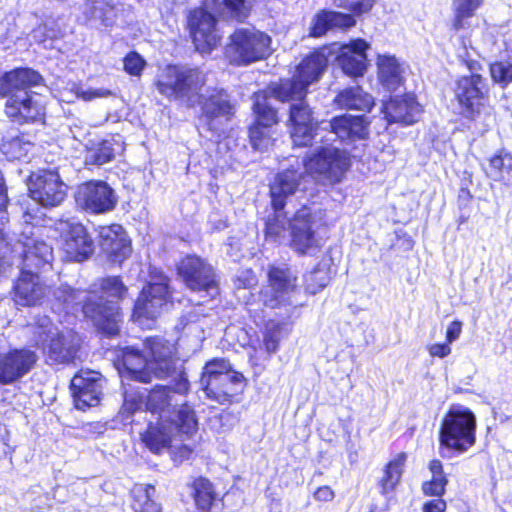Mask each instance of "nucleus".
I'll use <instances>...</instances> for the list:
<instances>
[{"label":"nucleus","instance_id":"20e7f679","mask_svg":"<svg viewBox=\"0 0 512 512\" xmlns=\"http://www.w3.org/2000/svg\"><path fill=\"white\" fill-rule=\"evenodd\" d=\"M29 71L31 82L24 83L11 92L4 105V113L7 118L18 125L44 124L46 121V106L42 102L40 94L31 91L32 87L42 83L43 78L39 72L29 67H22Z\"/></svg>","mask_w":512,"mask_h":512},{"label":"nucleus","instance_id":"de8ad7c7","mask_svg":"<svg viewBox=\"0 0 512 512\" xmlns=\"http://www.w3.org/2000/svg\"><path fill=\"white\" fill-rule=\"evenodd\" d=\"M122 147L114 135L102 139L92 150L90 156V163L93 165L101 166L114 160L116 149Z\"/></svg>","mask_w":512,"mask_h":512},{"label":"nucleus","instance_id":"2f4dec72","mask_svg":"<svg viewBox=\"0 0 512 512\" xmlns=\"http://www.w3.org/2000/svg\"><path fill=\"white\" fill-rule=\"evenodd\" d=\"M484 0H452V15L449 29L453 33H471L478 24H473L477 11L483 6Z\"/></svg>","mask_w":512,"mask_h":512},{"label":"nucleus","instance_id":"7ed1b4c3","mask_svg":"<svg viewBox=\"0 0 512 512\" xmlns=\"http://www.w3.org/2000/svg\"><path fill=\"white\" fill-rule=\"evenodd\" d=\"M438 441L440 451L453 455H462L473 448L477 442V418L468 407L452 404L443 415Z\"/></svg>","mask_w":512,"mask_h":512},{"label":"nucleus","instance_id":"2eb2a0df","mask_svg":"<svg viewBox=\"0 0 512 512\" xmlns=\"http://www.w3.org/2000/svg\"><path fill=\"white\" fill-rule=\"evenodd\" d=\"M217 24V17L207 7L197 6L188 11L186 29L196 51L211 53L220 44L222 36Z\"/></svg>","mask_w":512,"mask_h":512},{"label":"nucleus","instance_id":"e2e57ef3","mask_svg":"<svg viewBox=\"0 0 512 512\" xmlns=\"http://www.w3.org/2000/svg\"><path fill=\"white\" fill-rule=\"evenodd\" d=\"M447 503L443 497H433L422 505V512H445Z\"/></svg>","mask_w":512,"mask_h":512},{"label":"nucleus","instance_id":"864d4df0","mask_svg":"<svg viewBox=\"0 0 512 512\" xmlns=\"http://www.w3.org/2000/svg\"><path fill=\"white\" fill-rule=\"evenodd\" d=\"M489 74L493 83L506 88L512 83V63L508 60H496L489 63Z\"/></svg>","mask_w":512,"mask_h":512},{"label":"nucleus","instance_id":"6ab92c4d","mask_svg":"<svg viewBox=\"0 0 512 512\" xmlns=\"http://www.w3.org/2000/svg\"><path fill=\"white\" fill-rule=\"evenodd\" d=\"M28 193L43 207H56L67 197V185L57 171L43 169L31 177Z\"/></svg>","mask_w":512,"mask_h":512},{"label":"nucleus","instance_id":"6e6552de","mask_svg":"<svg viewBox=\"0 0 512 512\" xmlns=\"http://www.w3.org/2000/svg\"><path fill=\"white\" fill-rule=\"evenodd\" d=\"M271 37L255 28H236L224 49L225 57L233 66H247L270 55Z\"/></svg>","mask_w":512,"mask_h":512},{"label":"nucleus","instance_id":"4d7b16f0","mask_svg":"<svg viewBox=\"0 0 512 512\" xmlns=\"http://www.w3.org/2000/svg\"><path fill=\"white\" fill-rule=\"evenodd\" d=\"M121 361L126 371L133 367H143L147 362L142 350L130 346L122 349Z\"/></svg>","mask_w":512,"mask_h":512},{"label":"nucleus","instance_id":"0eeeda50","mask_svg":"<svg viewBox=\"0 0 512 512\" xmlns=\"http://www.w3.org/2000/svg\"><path fill=\"white\" fill-rule=\"evenodd\" d=\"M151 281L140 290L131 312V319L141 325L155 322L162 308L173 303L170 278L158 269L150 270Z\"/></svg>","mask_w":512,"mask_h":512},{"label":"nucleus","instance_id":"a878e982","mask_svg":"<svg viewBox=\"0 0 512 512\" xmlns=\"http://www.w3.org/2000/svg\"><path fill=\"white\" fill-rule=\"evenodd\" d=\"M369 47V43L363 38L352 39L348 44L341 46L336 59L344 74L358 78L366 73Z\"/></svg>","mask_w":512,"mask_h":512},{"label":"nucleus","instance_id":"09e8293b","mask_svg":"<svg viewBox=\"0 0 512 512\" xmlns=\"http://www.w3.org/2000/svg\"><path fill=\"white\" fill-rule=\"evenodd\" d=\"M283 323L275 320H269L265 323L262 330V348L271 356L275 354L280 348L282 339Z\"/></svg>","mask_w":512,"mask_h":512},{"label":"nucleus","instance_id":"f257e3e1","mask_svg":"<svg viewBox=\"0 0 512 512\" xmlns=\"http://www.w3.org/2000/svg\"><path fill=\"white\" fill-rule=\"evenodd\" d=\"M89 293L98 299L88 297L82 304L83 317L107 337H115L120 333L122 310L118 303L128 294V287L121 275H108L98 278L90 287Z\"/></svg>","mask_w":512,"mask_h":512},{"label":"nucleus","instance_id":"c85d7f7f","mask_svg":"<svg viewBox=\"0 0 512 512\" xmlns=\"http://www.w3.org/2000/svg\"><path fill=\"white\" fill-rule=\"evenodd\" d=\"M357 21L353 15L343 12L321 9L313 17L309 27V36L320 38L330 30L346 31L356 25Z\"/></svg>","mask_w":512,"mask_h":512},{"label":"nucleus","instance_id":"393cba45","mask_svg":"<svg viewBox=\"0 0 512 512\" xmlns=\"http://www.w3.org/2000/svg\"><path fill=\"white\" fill-rule=\"evenodd\" d=\"M70 388L77 409L86 410L99 404L101 396L99 373L80 370L72 378Z\"/></svg>","mask_w":512,"mask_h":512},{"label":"nucleus","instance_id":"f03ea898","mask_svg":"<svg viewBox=\"0 0 512 512\" xmlns=\"http://www.w3.org/2000/svg\"><path fill=\"white\" fill-rule=\"evenodd\" d=\"M200 382L206 397L221 405L240 401L247 387V379L234 370L227 358H212L203 367Z\"/></svg>","mask_w":512,"mask_h":512},{"label":"nucleus","instance_id":"4be33fe9","mask_svg":"<svg viewBox=\"0 0 512 512\" xmlns=\"http://www.w3.org/2000/svg\"><path fill=\"white\" fill-rule=\"evenodd\" d=\"M143 345L149 352L154 374L158 379H166L177 373L179 361L177 343L163 336H148Z\"/></svg>","mask_w":512,"mask_h":512},{"label":"nucleus","instance_id":"bf43d9fd","mask_svg":"<svg viewBox=\"0 0 512 512\" xmlns=\"http://www.w3.org/2000/svg\"><path fill=\"white\" fill-rule=\"evenodd\" d=\"M466 175L462 186L459 188L457 194V207L460 211L466 210L469 207V204L474 199V196L469 188L473 183V174L471 172H464Z\"/></svg>","mask_w":512,"mask_h":512},{"label":"nucleus","instance_id":"9b49d317","mask_svg":"<svg viewBox=\"0 0 512 512\" xmlns=\"http://www.w3.org/2000/svg\"><path fill=\"white\" fill-rule=\"evenodd\" d=\"M489 92L487 80L481 74L458 77L454 97L460 108V115L468 121H476L489 102Z\"/></svg>","mask_w":512,"mask_h":512},{"label":"nucleus","instance_id":"9d476101","mask_svg":"<svg viewBox=\"0 0 512 512\" xmlns=\"http://www.w3.org/2000/svg\"><path fill=\"white\" fill-rule=\"evenodd\" d=\"M267 288L258 292L261 303L269 309L291 305L290 296L299 290L298 276L288 265L270 264L266 271Z\"/></svg>","mask_w":512,"mask_h":512},{"label":"nucleus","instance_id":"c9c22d12","mask_svg":"<svg viewBox=\"0 0 512 512\" xmlns=\"http://www.w3.org/2000/svg\"><path fill=\"white\" fill-rule=\"evenodd\" d=\"M377 78L388 91H396L404 84L403 69L394 55L378 54L376 57Z\"/></svg>","mask_w":512,"mask_h":512},{"label":"nucleus","instance_id":"3c124183","mask_svg":"<svg viewBox=\"0 0 512 512\" xmlns=\"http://www.w3.org/2000/svg\"><path fill=\"white\" fill-rule=\"evenodd\" d=\"M82 290L75 289L70 286H62L57 295V301L62 305L65 314L75 315L77 311H81L82 304Z\"/></svg>","mask_w":512,"mask_h":512},{"label":"nucleus","instance_id":"052dcab7","mask_svg":"<svg viewBox=\"0 0 512 512\" xmlns=\"http://www.w3.org/2000/svg\"><path fill=\"white\" fill-rule=\"evenodd\" d=\"M413 238L403 230L395 231V241L390 245L391 250L398 252H408L414 247Z\"/></svg>","mask_w":512,"mask_h":512},{"label":"nucleus","instance_id":"5fc2aeb1","mask_svg":"<svg viewBox=\"0 0 512 512\" xmlns=\"http://www.w3.org/2000/svg\"><path fill=\"white\" fill-rule=\"evenodd\" d=\"M24 255L26 258H34L41 263H49L53 258V248L43 240H33L25 244Z\"/></svg>","mask_w":512,"mask_h":512},{"label":"nucleus","instance_id":"f3484780","mask_svg":"<svg viewBox=\"0 0 512 512\" xmlns=\"http://www.w3.org/2000/svg\"><path fill=\"white\" fill-rule=\"evenodd\" d=\"M235 114L236 105L223 88L212 89L200 102L199 118L206 128L214 134L220 135L224 131V126L232 121Z\"/></svg>","mask_w":512,"mask_h":512},{"label":"nucleus","instance_id":"603ef678","mask_svg":"<svg viewBox=\"0 0 512 512\" xmlns=\"http://www.w3.org/2000/svg\"><path fill=\"white\" fill-rule=\"evenodd\" d=\"M329 277L327 272L321 268L315 267L304 274L303 287L307 294L315 295L322 291L328 284Z\"/></svg>","mask_w":512,"mask_h":512},{"label":"nucleus","instance_id":"a18cd8bd","mask_svg":"<svg viewBox=\"0 0 512 512\" xmlns=\"http://www.w3.org/2000/svg\"><path fill=\"white\" fill-rule=\"evenodd\" d=\"M32 73L22 70V67H16L0 74V98L7 96L21 87L24 83H30Z\"/></svg>","mask_w":512,"mask_h":512},{"label":"nucleus","instance_id":"5701e85b","mask_svg":"<svg viewBox=\"0 0 512 512\" xmlns=\"http://www.w3.org/2000/svg\"><path fill=\"white\" fill-rule=\"evenodd\" d=\"M381 112L388 124L413 125L423 112L422 105L414 93L391 96L382 104Z\"/></svg>","mask_w":512,"mask_h":512},{"label":"nucleus","instance_id":"69168bd1","mask_svg":"<svg viewBox=\"0 0 512 512\" xmlns=\"http://www.w3.org/2000/svg\"><path fill=\"white\" fill-rule=\"evenodd\" d=\"M462 326H463V323L460 320L452 321L448 325L447 330H446V334H445L446 342L451 344L452 342L456 341L461 335Z\"/></svg>","mask_w":512,"mask_h":512},{"label":"nucleus","instance_id":"dca6fc26","mask_svg":"<svg viewBox=\"0 0 512 512\" xmlns=\"http://www.w3.org/2000/svg\"><path fill=\"white\" fill-rule=\"evenodd\" d=\"M286 126L294 146L309 147L318 135L320 122L315 116L313 107L308 100H305L289 105Z\"/></svg>","mask_w":512,"mask_h":512},{"label":"nucleus","instance_id":"4c0bfd02","mask_svg":"<svg viewBox=\"0 0 512 512\" xmlns=\"http://www.w3.org/2000/svg\"><path fill=\"white\" fill-rule=\"evenodd\" d=\"M335 103L341 109L371 112L375 106L373 97L359 85L339 91Z\"/></svg>","mask_w":512,"mask_h":512},{"label":"nucleus","instance_id":"72a5a7b5","mask_svg":"<svg viewBox=\"0 0 512 512\" xmlns=\"http://www.w3.org/2000/svg\"><path fill=\"white\" fill-rule=\"evenodd\" d=\"M37 276L22 270L13 285V300L22 306H34L43 297V287L36 280Z\"/></svg>","mask_w":512,"mask_h":512},{"label":"nucleus","instance_id":"b1692460","mask_svg":"<svg viewBox=\"0 0 512 512\" xmlns=\"http://www.w3.org/2000/svg\"><path fill=\"white\" fill-rule=\"evenodd\" d=\"M38 356L28 348H13L0 356V384L8 385L26 375L36 364Z\"/></svg>","mask_w":512,"mask_h":512},{"label":"nucleus","instance_id":"473e14b6","mask_svg":"<svg viewBox=\"0 0 512 512\" xmlns=\"http://www.w3.org/2000/svg\"><path fill=\"white\" fill-rule=\"evenodd\" d=\"M408 454L401 451L391 457L383 466L382 474L377 480V487L382 496L394 493L405 473Z\"/></svg>","mask_w":512,"mask_h":512},{"label":"nucleus","instance_id":"f8f14e48","mask_svg":"<svg viewBox=\"0 0 512 512\" xmlns=\"http://www.w3.org/2000/svg\"><path fill=\"white\" fill-rule=\"evenodd\" d=\"M190 391V383L184 370L177 373L173 386L156 384L147 390L144 397L139 395L138 399L127 400L133 411L144 407L146 412L161 416L170 412L173 406V394L185 396Z\"/></svg>","mask_w":512,"mask_h":512},{"label":"nucleus","instance_id":"79ce46f5","mask_svg":"<svg viewBox=\"0 0 512 512\" xmlns=\"http://www.w3.org/2000/svg\"><path fill=\"white\" fill-rule=\"evenodd\" d=\"M431 477L421 483V492L426 497H443L449 484L448 474L440 459L434 458L427 466Z\"/></svg>","mask_w":512,"mask_h":512},{"label":"nucleus","instance_id":"ea45409f","mask_svg":"<svg viewBox=\"0 0 512 512\" xmlns=\"http://www.w3.org/2000/svg\"><path fill=\"white\" fill-rule=\"evenodd\" d=\"M140 440L149 451L159 454L171 446L172 435L163 421L149 422L140 434Z\"/></svg>","mask_w":512,"mask_h":512},{"label":"nucleus","instance_id":"e433bc0d","mask_svg":"<svg viewBox=\"0 0 512 512\" xmlns=\"http://www.w3.org/2000/svg\"><path fill=\"white\" fill-rule=\"evenodd\" d=\"M168 422L181 439H191L199 430L197 413L189 402L180 404Z\"/></svg>","mask_w":512,"mask_h":512},{"label":"nucleus","instance_id":"423d86ee","mask_svg":"<svg viewBox=\"0 0 512 512\" xmlns=\"http://www.w3.org/2000/svg\"><path fill=\"white\" fill-rule=\"evenodd\" d=\"M207 83V75L199 67L166 65L154 81V86L168 100L191 99Z\"/></svg>","mask_w":512,"mask_h":512},{"label":"nucleus","instance_id":"774afa93","mask_svg":"<svg viewBox=\"0 0 512 512\" xmlns=\"http://www.w3.org/2000/svg\"><path fill=\"white\" fill-rule=\"evenodd\" d=\"M112 95V92L109 89H94V90H86L82 91L79 96L84 101H91L95 98H103V97H109Z\"/></svg>","mask_w":512,"mask_h":512},{"label":"nucleus","instance_id":"c03bdc74","mask_svg":"<svg viewBox=\"0 0 512 512\" xmlns=\"http://www.w3.org/2000/svg\"><path fill=\"white\" fill-rule=\"evenodd\" d=\"M208 6L237 22H245L252 11V0H206Z\"/></svg>","mask_w":512,"mask_h":512},{"label":"nucleus","instance_id":"a19ab883","mask_svg":"<svg viewBox=\"0 0 512 512\" xmlns=\"http://www.w3.org/2000/svg\"><path fill=\"white\" fill-rule=\"evenodd\" d=\"M153 484L135 483L130 491V508L133 512H162L160 503L155 500Z\"/></svg>","mask_w":512,"mask_h":512},{"label":"nucleus","instance_id":"c756f323","mask_svg":"<svg viewBox=\"0 0 512 512\" xmlns=\"http://www.w3.org/2000/svg\"><path fill=\"white\" fill-rule=\"evenodd\" d=\"M369 125L364 115L343 114L330 120V131L341 141L365 140L369 136Z\"/></svg>","mask_w":512,"mask_h":512},{"label":"nucleus","instance_id":"7c9ffc66","mask_svg":"<svg viewBox=\"0 0 512 512\" xmlns=\"http://www.w3.org/2000/svg\"><path fill=\"white\" fill-rule=\"evenodd\" d=\"M188 487L194 504V512H213L219 503H223V496L217 491L216 485L206 476L194 477Z\"/></svg>","mask_w":512,"mask_h":512},{"label":"nucleus","instance_id":"f704fd0d","mask_svg":"<svg viewBox=\"0 0 512 512\" xmlns=\"http://www.w3.org/2000/svg\"><path fill=\"white\" fill-rule=\"evenodd\" d=\"M266 91L278 102L290 104L307 100L309 94V89L295 75L271 82Z\"/></svg>","mask_w":512,"mask_h":512},{"label":"nucleus","instance_id":"680f3d73","mask_svg":"<svg viewBox=\"0 0 512 512\" xmlns=\"http://www.w3.org/2000/svg\"><path fill=\"white\" fill-rule=\"evenodd\" d=\"M129 375L130 379L148 384L152 381V374L149 370L145 369V366L143 367H133L126 371Z\"/></svg>","mask_w":512,"mask_h":512},{"label":"nucleus","instance_id":"cd10ccee","mask_svg":"<svg viewBox=\"0 0 512 512\" xmlns=\"http://www.w3.org/2000/svg\"><path fill=\"white\" fill-rule=\"evenodd\" d=\"M302 174L294 168H287L276 173L269 185L270 205L273 211L282 212L289 196L293 195L300 185Z\"/></svg>","mask_w":512,"mask_h":512},{"label":"nucleus","instance_id":"ddd939ff","mask_svg":"<svg viewBox=\"0 0 512 512\" xmlns=\"http://www.w3.org/2000/svg\"><path fill=\"white\" fill-rule=\"evenodd\" d=\"M303 165L311 175H317L330 184H337L342 181L351 163L346 152L335 147L321 146L304 158Z\"/></svg>","mask_w":512,"mask_h":512},{"label":"nucleus","instance_id":"0e129e2a","mask_svg":"<svg viewBox=\"0 0 512 512\" xmlns=\"http://www.w3.org/2000/svg\"><path fill=\"white\" fill-rule=\"evenodd\" d=\"M428 353L431 357L435 358H444L447 357L451 353L450 343H434L427 346Z\"/></svg>","mask_w":512,"mask_h":512},{"label":"nucleus","instance_id":"49530a36","mask_svg":"<svg viewBox=\"0 0 512 512\" xmlns=\"http://www.w3.org/2000/svg\"><path fill=\"white\" fill-rule=\"evenodd\" d=\"M286 214L273 211L264 220L263 234L267 242L280 244L285 237Z\"/></svg>","mask_w":512,"mask_h":512},{"label":"nucleus","instance_id":"6e6d98bb","mask_svg":"<svg viewBox=\"0 0 512 512\" xmlns=\"http://www.w3.org/2000/svg\"><path fill=\"white\" fill-rule=\"evenodd\" d=\"M123 70L130 77L140 78L146 68L147 62L144 57L135 50L129 51L123 57Z\"/></svg>","mask_w":512,"mask_h":512},{"label":"nucleus","instance_id":"13d9d810","mask_svg":"<svg viewBox=\"0 0 512 512\" xmlns=\"http://www.w3.org/2000/svg\"><path fill=\"white\" fill-rule=\"evenodd\" d=\"M375 3L376 0H339L337 7L348 10L347 14L356 19L357 16L369 13Z\"/></svg>","mask_w":512,"mask_h":512},{"label":"nucleus","instance_id":"412c9836","mask_svg":"<svg viewBox=\"0 0 512 512\" xmlns=\"http://www.w3.org/2000/svg\"><path fill=\"white\" fill-rule=\"evenodd\" d=\"M314 217L305 208L297 210L289 224L288 246L298 256L314 254L321 249V245L314 229Z\"/></svg>","mask_w":512,"mask_h":512},{"label":"nucleus","instance_id":"bb28decb","mask_svg":"<svg viewBox=\"0 0 512 512\" xmlns=\"http://www.w3.org/2000/svg\"><path fill=\"white\" fill-rule=\"evenodd\" d=\"M331 49L328 45L312 49L295 67V76L309 89L318 82L329 65Z\"/></svg>","mask_w":512,"mask_h":512},{"label":"nucleus","instance_id":"a211bd4d","mask_svg":"<svg viewBox=\"0 0 512 512\" xmlns=\"http://www.w3.org/2000/svg\"><path fill=\"white\" fill-rule=\"evenodd\" d=\"M117 200L113 188L102 180L83 182L75 194L77 205L83 211L92 215L105 214L114 210Z\"/></svg>","mask_w":512,"mask_h":512},{"label":"nucleus","instance_id":"aec40b11","mask_svg":"<svg viewBox=\"0 0 512 512\" xmlns=\"http://www.w3.org/2000/svg\"><path fill=\"white\" fill-rule=\"evenodd\" d=\"M99 247L106 260L121 266L132 254V242L121 224L100 225L96 229Z\"/></svg>","mask_w":512,"mask_h":512},{"label":"nucleus","instance_id":"37998d69","mask_svg":"<svg viewBox=\"0 0 512 512\" xmlns=\"http://www.w3.org/2000/svg\"><path fill=\"white\" fill-rule=\"evenodd\" d=\"M77 351V345L58 332L49 340L47 356L52 364H70L74 362Z\"/></svg>","mask_w":512,"mask_h":512},{"label":"nucleus","instance_id":"58836bf2","mask_svg":"<svg viewBox=\"0 0 512 512\" xmlns=\"http://www.w3.org/2000/svg\"><path fill=\"white\" fill-rule=\"evenodd\" d=\"M488 178L505 186L512 184V153L500 148L488 158Z\"/></svg>","mask_w":512,"mask_h":512},{"label":"nucleus","instance_id":"8fccbe9b","mask_svg":"<svg viewBox=\"0 0 512 512\" xmlns=\"http://www.w3.org/2000/svg\"><path fill=\"white\" fill-rule=\"evenodd\" d=\"M30 146H32V143L24 139V134H20L3 140L0 145V150L7 160L15 161L26 157Z\"/></svg>","mask_w":512,"mask_h":512},{"label":"nucleus","instance_id":"39448f33","mask_svg":"<svg viewBox=\"0 0 512 512\" xmlns=\"http://www.w3.org/2000/svg\"><path fill=\"white\" fill-rule=\"evenodd\" d=\"M52 229L58 251L67 263H82L95 252V242L88 227L77 217H60L53 222Z\"/></svg>","mask_w":512,"mask_h":512},{"label":"nucleus","instance_id":"4468645a","mask_svg":"<svg viewBox=\"0 0 512 512\" xmlns=\"http://www.w3.org/2000/svg\"><path fill=\"white\" fill-rule=\"evenodd\" d=\"M176 274L192 292H210L219 289L214 267L197 254L182 256L175 266Z\"/></svg>","mask_w":512,"mask_h":512},{"label":"nucleus","instance_id":"338daca9","mask_svg":"<svg viewBox=\"0 0 512 512\" xmlns=\"http://www.w3.org/2000/svg\"><path fill=\"white\" fill-rule=\"evenodd\" d=\"M313 497L318 502H330L334 499L335 493L329 485H322L314 491Z\"/></svg>","mask_w":512,"mask_h":512},{"label":"nucleus","instance_id":"1a4fd4ad","mask_svg":"<svg viewBox=\"0 0 512 512\" xmlns=\"http://www.w3.org/2000/svg\"><path fill=\"white\" fill-rule=\"evenodd\" d=\"M252 122L247 127L248 141L257 151H264L273 144L274 127L280 123L279 111L269 102L266 90H258L251 96Z\"/></svg>","mask_w":512,"mask_h":512}]
</instances>
